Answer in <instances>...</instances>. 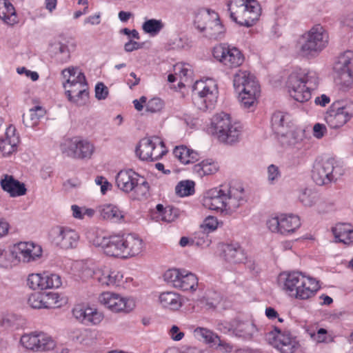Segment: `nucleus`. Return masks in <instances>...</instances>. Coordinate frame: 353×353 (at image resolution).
<instances>
[{
    "instance_id": "nucleus-10",
    "label": "nucleus",
    "mask_w": 353,
    "mask_h": 353,
    "mask_svg": "<svg viewBox=\"0 0 353 353\" xmlns=\"http://www.w3.org/2000/svg\"><path fill=\"white\" fill-rule=\"evenodd\" d=\"M353 117V102L334 101L327 111L325 120L332 129L343 126Z\"/></svg>"
},
{
    "instance_id": "nucleus-27",
    "label": "nucleus",
    "mask_w": 353,
    "mask_h": 353,
    "mask_svg": "<svg viewBox=\"0 0 353 353\" xmlns=\"http://www.w3.org/2000/svg\"><path fill=\"white\" fill-rule=\"evenodd\" d=\"M92 279L101 286H118L122 282L123 274L115 270H97L93 272Z\"/></svg>"
},
{
    "instance_id": "nucleus-32",
    "label": "nucleus",
    "mask_w": 353,
    "mask_h": 353,
    "mask_svg": "<svg viewBox=\"0 0 353 353\" xmlns=\"http://www.w3.org/2000/svg\"><path fill=\"white\" fill-rule=\"evenodd\" d=\"M271 125L273 131L281 137L287 136L288 130L292 128L289 116L280 111L275 112L272 114Z\"/></svg>"
},
{
    "instance_id": "nucleus-52",
    "label": "nucleus",
    "mask_w": 353,
    "mask_h": 353,
    "mask_svg": "<svg viewBox=\"0 0 353 353\" xmlns=\"http://www.w3.org/2000/svg\"><path fill=\"white\" fill-rule=\"evenodd\" d=\"M179 210L178 208L168 205L165 208L161 219L165 222L170 223L174 221L179 216Z\"/></svg>"
},
{
    "instance_id": "nucleus-4",
    "label": "nucleus",
    "mask_w": 353,
    "mask_h": 353,
    "mask_svg": "<svg viewBox=\"0 0 353 353\" xmlns=\"http://www.w3.org/2000/svg\"><path fill=\"white\" fill-rule=\"evenodd\" d=\"M319 288L315 279L301 272H292L286 274L283 289L291 296L305 300L313 296Z\"/></svg>"
},
{
    "instance_id": "nucleus-39",
    "label": "nucleus",
    "mask_w": 353,
    "mask_h": 353,
    "mask_svg": "<svg viewBox=\"0 0 353 353\" xmlns=\"http://www.w3.org/2000/svg\"><path fill=\"white\" fill-rule=\"evenodd\" d=\"M235 327L234 328V334L239 337L245 339H251L254 332L256 331L255 325L251 322H241L235 320Z\"/></svg>"
},
{
    "instance_id": "nucleus-63",
    "label": "nucleus",
    "mask_w": 353,
    "mask_h": 353,
    "mask_svg": "<svg viewBox=\"0 0 353 353\" xmlns=\"http://www.w3.org/2000/svg\"><path fill=\"white\" fill-rule=\"evenodd\" d=\"M18 74H25L26 77H30L33 81L38 80L39 76L37 72L30 71L25 67L18 68L17 69Z\"/></svg>"
},
{
    "instance_id": "nucleus-17",
    "label": "nucleus",
    "mask_w": 353,
    "mask_h": 353,
    "mask_svg": "<svg viewBox=\"0 0 353 353\" xmlns=\"http://www.w3.org/2000/svg\"><path fill=\"white\" fill-rule=\"evenodd\" d=\"M20 342L24 347L34 352L49 351L55 347L52 338L44 332H34L23 334Z\"/></svg>"
},
{
    "instance_id": "nucleus-33",
    "label": "nucleus",
    "mask_w": 353,
    "mask_h": 353,
    "mask_svg": "<svg viewBox=\"0 0 353 353\" xmlns=\"http://www.w3.org/2000/svg\"><path fill=\"white\" fill-rule=\"evenodd\" d=\"M0 183L2 189L9 193L10 196H22L26 193L25 185L11 175L5 174Z\"/></svg>"
},
{
    "instance_id": "nucleus-34",
    "label": "nucleus",
    "mask_w": 353,
    "mask_h": 353,
    "mask_svg": "<svg viewBox=\"0 0 353 353\" xmlns=\"http://www.w3.org/2000/svg\"><path fill=\"white\" fill-rule=\"evenodd\" d=\"M173 154L183 164L193 163L200 159L198 152L183 145L176 146L173 150Z\"/></svg>"
},
{
    "instance_id": "nucleus-6",
    "label": "nucleus",
    "mask_w": 353,
    "mask_h": 353,
    "mask_svg": "<svg viewBox=\"0 0 353 353\" xmlns=\"http://www.w3.org/2000/svg\"><path fill=\"white\" fill-rule=\"evenodd\" d=\"M212 127L218 140L228 145L239 142L242 133L240 123L232 121L230 114L221 112L214 116Z\"/></svg>"
},
{
    "instance_id": "nucleus-54",
    "label": "nucleus",
    "mask_w": 353,
    "mask_h": 353,
    "mask_svg": "<svg viewBox=\"0 0 353 353\" xmlns=\"http://www.w3.org/2000/svg\"><path fill=\"white\" fill-rule=\"evenodd\" d=\"M163 101L159 98L150 99L146 105V110L150 112H157L163 108Z\"/></svg>"
},
{
    "instance_id": "nucleus-15",
    "label": "nucleus",
    "mask_w": 353,
    "mask_h": 353,
    "mask_svg": "<svg viewBox=\"0 0 353 353\" xmlns=\"http://www.w3.org/2000/svg\"><path fill=\"white\" fill-rule=\"evenodd\" d=\"M212 54L214 59L228 68H236L244 61L241 52L235 47L227 43H221L213 48Z\"/></svg>"
},
{
    "instance_id": "nucleus-62",
    "label": "nucleus",
    "mask_w": 353,
    "mask_h": 353,
    "mask_svg": "<svg viewBox=\"0 0 353 353\" xmlns=\"http://www.w3.org/2000/svg\"><path fill=\"white\" fill-rule=\"evenodd\" d=\"M101 14L100 12L95 13L93 15H90L83 20V24L87 25L90 24L92 26H97L101 23Z\"/></svg>"
},
{
    "instance_id": "nucleus-3",
    "label": "nucleus",
    "mask_w": 353,
    "mask_h": 353,
    "mask_svg": "<svg viewBox=\"0 0 353 353\" xmlns=\"http://www.w3.org/2000/svg\"><path fill=\"white\" fill-rule=\"evenodd\" d=\"M328 36L323 26L316 25L302 35L295 44V52L299 57L312 58L326 46Z\"/></svg>"
},
{
    "instance_id": "nucleus-35",
    "label": "nucleus",
    "mask_w": 353,
    "mask_h": 353,
    "mask_svg": "<svg viewBox=\"0 0 353 353\" xmlns=\"http://www.w3.org/2000/svg\"><path fill=\"white\" fill-rule=\"evenodd\" d=\"M336 241L349 245L353 242V228L350 224L339 223L332 228Z\"/></svg>"
},
{
    "instance_id": "nucleus-47",
    "label": "nucleus",
    "mask_w": 353,
    "mask_h": 353,
    "mask_svg": "<svg viewBox=\"0 0 353 353\" xmlns=\"http://www.w3.org/2000/svg\"><path fill=\"white\" fill-rule=\"evenodd\" d=\"M175 191L180 196L191 195L194 192V183L192 181H181L176 185Z\"/></svg>"
},
{
    "instance_id": "nucleus-61",
    "label": "nucleus",
    "mask_w": 353,
    "mask_h": 353,
    "mask_svg": "<svg viewBox=\"0 0 353 353\" xmlns=\"http://www.w3.org/2000/svg\"><path fill=\"white\" fill-rule=\"evenodd\" d=\"M235 320L231 323L228 322H219L217 324V328L219 330L223 333H228L232 330L234 332V328L235 327Z\"/></svg>"
},
{
    "instance_id": "nucleus-64",
    "label": "nucleus",
    "mask_w": 353,
    "mask_h": 353,
    "mask_svg": "<svg viewBox=\"0 0 353 353\" xmlns=\"http://www.w3.org/2000/svg\"><path fill=\"white\" fill-rule=\"evenodd\" d=\"M169 334L171 339L174 341H180L184 336V333L179 330V328L176 325H173L170 330Z\"/></svg>"
},
{
    "instance_id": "nucleus-42",
    "label": "nucleus",
    "mask_w": 353,
    "mask_h": 353,
    "mask_svg": "<svg viewBox=\"0 0 353 353\" xmlns=\"http://www.w3.org/2000/svg\"><path fill=\"white\" fill-rule=\"evenodd\" d=\"M80 74H83L78 68L69 67L62 70L61 75L65 80L63 83L64 89L68 88V85L77 86L80 84L79 81V76Z\"/></svg>"
},
{
    "instance_id": "nucleus-24",
    "label": "nucleus",
    "mask_w": 353,
    "mask_h": 353,
    "mask_svg": "<svg viewBox=\"0 0 353 353\" xmlns=\"http://www.w3.org/2000/svg\"><path fill=\"white\" fill-rule=\"evenodd\" d=\"M239 94V99L244 108H250L256 103V99L260 95L261 90L258 81L251 79L246 85L236 91Z\"/></svg>"
},
{
    "instance_id": "nucleus-29",
    "label": "nucleus",
    "mask_w": 353,
    "mask_h": 353,
    "mask_svg": "<svg viewBox=\"0 0 353 353\" xmlns=\"http://www.w3.org/2000/svg\"><path fill=\"white\" fill-rule=\"evenodd\" d=\"M16 129L10 125L6 132V137L0 138V151L3 156H9L16 152L19 137L15 134Z\"/></svg>"
},
{
    "instance_id": "nucleus-13",
    "label": "nucleus",
    "mask_w": 353,
    "mask_h": 353,
    "mask_svg": "<svg viewBox=\"0 0 353 353\" xmlns=\"http://www.w3.org/2000/svg\"><path fill=\"white\" fill-rule=\"evenodd\" d=\"M164 279L175 288L183 291L194 292L198 287V278L191 272L178 269L168 270L164 274Z\"/></svg>"
},
{
    "instance_id": "nucleus-56",
    "label": "nucleus",
    "mask_w": 353,
    "mask_h": 353,
    "mask_svg": "<svg viewBox=\"0 0 353 353\" xmlns=\"http://www.w3.org/2000/svg\"><path fill=\"white\" fill-rule=\"evenodd\" d=\"M108 95V89L103 83H98L95 86V97L98 100H104Z\"/></svg>"
},
{
    "instance_id": "nucleus-30",
    "label": "nucleus",
    "mask_w": 353,
    "mask_h": 353,
    "mask_svg": "<svg viewBox=\"0 0 353 353\" xmlns=\"http://www.w3.org/2000/svg\"><path fill=\"white\" fill-rule=\"evenodd\" d=\"M124 259L134 257L143 250V240L134 234H124Z\"/></svg>"
},
{
    "instance_id": "nucleus-7",
    "label": "nucleus",
    "mask_w": 353,
    "mask_h": 353,
    "mask_svg": "<svg viewBox=\"0 0 353 353\" xmlns=\"http://www.w3.org/2000/svg\"><path fill=\"white\" fill-rule=\"evenodd\" d=\"M117 187L125 193H132L134 199H146L150 185L147 180L132 170H123L116 176Z\"/></svg>"
},
{
    "instance_id": "nucleus-11",
    "label": "nucleus",
    "mask_w": 353,
    "mask_h": 353,
    "mask_svg": "<svg viewBox=\"0 0 353 353\" xmlns=\"http://www.w3.org/2000/svg\"><path fill=\"white\" fill-rule=\"evenodd\" d=\"M61 150L66 156L74 159H90L94 151V145L86 139L73 137L61 144Z\"/></svg>"
},
{
    "instance_id": "nucleus-37",
    "label": "nucleus",
    "mask_w": 353,
    "mask_h": 353,
    "mask_svg": "<svg viewBox=\"0 0 353 353\" xmlns=\"http://www.w3.org/2000/svg\"><path fill=\"white\" fill-rule=\"evenodd\" d=\"M98 211L103 219L118 222L123 219V212L117 206L112 204L100 205L98 208Z\"/></svg>"
},
{
    "instance_id": "nucleus-36",
    "label": "nucleus",
    "mask_w": 353,
    "mask_h": 353,
    "mask_svg": "<svg viewBox=\"0 0 353 353\" xmlns=\"http://www.w3.org/2000/svg\"><path fill=\"white\" fill-rule=\"evenodd\" d=\"M159 299L163 307L171 310H177L182 306L181 296L174 292H162Z\"/></svg>"
},
{
    "instance_id": "nucleus-14",
    "label": "nucleus",
    "mask_w": 353,
    "mask_h": 353,
    "mask_svg": "<svg viewBox=\"0 0 353 353\" xmlns=\"http://www.w3.org/2000/svg\"><path fill=\"white\" fill-rule=\"evenodd\" d=\"M49 236L54 246L63 250L75 248L79 241L78 232L69 227L55 226L51 229Z\"/></svg>"
},
{
    "instance_id": "nucleus-48",
    "label": "nucleus",
    "mask_w": 353,
    "mask_h": 353,
    "mask_svg": "<svg viewBox=\"0 0 353 353\" xmlns=\"http://www.w3.org/2000/svg\"><path fill=\"white\" fill-rule=\"evenodd\" d=\"M45 110L41 106H35L30 110V117L32 121L31 123L27 122L25 119V114L22 116L23 123L26 126H32L37 123V121L45 114Z\"/></svg>"
},
{
    "instance_id": "nucleus-2",
    "label": "nucleus",
    "mask_w": 353,
    "mask_h": 353,
    "mask_svg": "<svg viewBox=\"0 0 353 353\" xmlns=\"http://www.w3.org/2000/svg\"><path fill=\"white\" fill-rule=\"evenodd\" d=\"M318 84L319 77L316 72L301 68L293 71L287 81L290 97L300 103L311 98V91L316 89Z\"/></svg>"
},
{
    "instance_id": "nucleus-51",
    "label": "nucleus",
    "mask_w": 353,
    "mask_h": 353,
    "mask_svg": "<svg viewBox=\"0 0 353 353\" xmlns=\"http://www.w3.org/2000/svg\"><path fill=\"white\" fill-rule=\"evenodd\" d=\"M28 304L34 309L45 308L43 293H32L28 299Z\"/></svg>"
},
{
    "instance_id": "nucleus-20",
    "label": "nucleus",
    "mask_w": 353,
    "mask_h": 353,
    "mask_svg": "<svg viewBox=\"0 0 353 353\" xmlns=\"http://www.w3.org/2000/svg\"><path fill=\"white\" fill-rule=\"evenodd\" d=\"M61 284V279L59 274L49 272L31 274L27 279L28 286L34 290L58 288Z\"/></svg>"
},
{
    "instance_id": "nucleus-50",
    "label": "nucleus",
    "mask_w": 353,
    "mask_h": 353,
    "mask_svg": "<svg viewBox=\"0 0 353 353\" xmlns=\"http://www.w3.org/2000/svg\"><path fill=\"white\" fill-rule=\"evenodd\" d=\"M195 332L205 339L207 343L216 345L217 341H219V336L212 332L211 330L203 327H198Z\"/></svg>"
},
{
    "instance_id": "nucleus-43",
    "label": "nucleus",
    "mask_w": 353,
    "mask_h": 353,
    "mask_svg": "<svg viewBox=\"0 0 353 353\" xmlns=\"http://www.w3.org/2000/svg\"><path fill=\"white\" fill-rule=\"evenodd\" d=\"M165 23L161 19H145L142 24L143 31L152 37L157 36L164 28Z\"/></svg>"
},
{
    "instance_id": "nucleus-16",
    "label": "nucleus",
    "mask_w": 353,
    "mask_h": 353,
    "mask_svg": "<svg viewBox=\"0 0 353 353\" xmlns=\"http://www.w3.org/2000/svg\"><path fill=\"white\" fill-rule=\"evenodd\" d=\"M267 340L281 353H293L299 346L296 338L290 332L281 331L276 327L268 334Z\"/></svg>"
},
{
    "instance_id": "nucleus-1",
    "label": "nucleus",
    "mask_w": 353,
    "mask_h": 353,
    "mask_svg": "<svg viewBox=\"0 0 353 353\" xmlns=\"http://www.w3.org/2000/svg\"><path fill=\"white\" fill-rule=\"evenodd\" d=\"M246 202L244 189L241 185H221L206 192L203 205L211 210L234 212Z\"/></svg>"
},
{
    "instance_id": "nucleus-18",
    "label": "nucleus",
    "mask_w": 353,
    "mask_h": 353,
    "mask_svg": "<svg viewBox=\"0 0 353 353\" xmlns=\"http://www.w3.org/2000/svg\"><path fill=\"white\" fill-rule=\"evenodd\" d=\"M267 226L272 232L288 235L293 233L301 226V221L298 216L281 214L269 219Z\"/></svg>"
},
{
    "instance_id": "nucleus-12",
    "label": "nucleus",
    "mask_w": 353,
    "mask_h": 353,
    "mask_svg": "<svg viewBox=\"0 0 353 353\" xmlns=\"http://www.w3.org/2000/svg\"><path fill=\"white\" fill-rule=\"evenodd\" d=\"M218 97V91L215 85H207L203 82H196L192 100L194 105L201 111L214 108Z\"/></svg>"
},
{
    "instance_id": "nucleus-40",
    "label": "nucleus",
    "mask_w": 353,
    "mask_h": 353,
    "mask_svg": "<svg viewBox=\"0 0 353 353\" xmlns=\"http://www.w3.org/2000/svg\"><path fill=\"white\" fill-rule=\"evenodd\" d=\"M175 74L179 77V87H184L186 83H192L193 71L188 63H177L174 66Z\"/></svg>"
},
{
    "instance_id": "nucleus-57",
    "label": "nucleus",
    "mask_w": 353,
    "mask_h": 353,
    "mask_svg": "<svg viewBox=\"0 0 353 353\" xmlns=\"http://www.w3.org/2000/svg\"><path fill=\"white\" fill-rule=\"evenodd\" d=\"M299 199L304 205L310 207L314 205L316 202V195L307 193V191L302 193L299 196Z\"/></svg>"
},
{
    "instance_id": "nucleus-38",
    "label": "nucleus",
    "mask_w": 353,
    "mask_h": 353,
    "mask_svg": "<svg viewBox=\"0 0 353 353\" xmlns=\"http://www.w3.org/2000/svg\"><path fill=\"white\" fill-rule=\"evenodd\" d=\"M0 18L9 25L18 22L15 8L9 0H0Z\"/></svg>"
},
{
    "instance_id": "nucleus-5",
    "label": "nucleus",
    "mask_w": 353,
    "mask_h": 353,
    "mask_svg": "<svg viewBox=\"0 0 353 353\" xmlns=\"http://www.w3.org/2000/svg\"><path fill=\"white\" fill-rule=\"evenodd\" d=\"M227 6L231 19L245 27L252 26L261 13V6L256 0H228Z\"/></svg>"
},
{
    "instance_id": "nucleus-9",
    "label": "nucleus",
    "mask_w": 353,
    "mask_h": 353,
    "mask_svg": "<svg viewBox=\"0 0 353 353\" xmlns=\"http://www.w3.org/2000/svg\"><path fill=\"white\" fill-rule=\"evenodd\" d=\"M343 174L342 166L334 158H329L315 162L312 177L316 185H324L337 180Z\"/></svg>"
},
{
    "instance_id": "nucleus-60",
    "label": "nucleus",
    "mask_w": 353,
    "mask_h": 353,
    "mask_svg": "<svg viewBox=\"0 0 353 353\" xmlns=\"http://www.w3.org/2000/svg\"><path fill=\"white\" fill-rule=\"evenodd\" d=\"M327 132L325 125L316 123L313 127V135L317 139H321Z\"/></svg>"
},
{
    "instance_id": "nucleus-8",
    "label": "nucleus",
    "mask_w": 353,
    "mask_h": 353,
    "mask_svg": "<svg viewBox=\"0 0 353 353\" xmlns=\"http://www.w3.org/2000/svg\"><path fill=\"white\" fill-rule=\"evenodd\" d=\"M195 28L210 39H221L225 33V28L221 23L217 12L210 9L199 11L194 18Z\"/></svg>"
},
{
    "instance_id": "nucleus-19",
    "label": "nucleus",
    "mask_w": 353,
    "mask_h": 353,
    "mask_svg": "<svg viewBox=\"0 0 353 353\" xmlns=\"http://www.w3.org/2000/svg\"><path fill=\"white\" fill-rule=\"evenodd\" d=\"M93 244L101 247L108 256L124 259V234L108 237L98 236L93 240Z\"/></svg>"
},
{
    "instance_id": "nucleus-31",
    "label": "nucleus",
    "mask_w": 353,
    "mask_h": 353,
    "mask_svg": "<svg viewBox=\"0 0 353 353\" xmlns=\"http://www.w3.org/2000/svg\"><path fill=\"white\" fill-rule=\"evenodd\" d=\"M19 258L23 262L29 263L35 261L41 256V246L33 243L21 242L18 244Z\"/></svg>"
},
{
    "instance_id": "nucleus-22",
    "label": "nucleus",
    "mask_w": 353,
    "mask_h": 353,
    "mask_svg": "<svg viewBox=\"0 0 353 353\" xmlns=\"http://www.w3.org/2000/svg\"><path fill=\"white\" fill-rule=\"evenodd\" d=\"M334 70L347 85L353 82V51L347 50L341 54L335 62Z\"/></svg>"
},
{
    "instance_id": "nucleus-41",
    "label": "nucleus",
    "mask_w": 353,
    "mask_h": 353,
    "mask_svg": "<svg viewBox=\"0 0 353 353\" xmlns=\"http://www.w3.org/2000/svg\"><path fill=\"white\" fill-rule=\"evenodd\" d=\"M192 170L199 176L214 174L218 170L217 164L212 159H205L193 166Z\"/></svg>"
},
{
    "instance_id": "nucleus-55",
    "label": "nucleus",
    "mask_w": 353,
    "mask_h": 353,
    "mask_svg": "<svg viewBox=\"0 0 353 353\" xmlns=\"http://www.w3.org/2000/svg\"><path fill=\"white\" fill-rule=\"evenodd\" d=\"M53 51L56 54H60L63 56L62 59L66 61L70 57V52L68 47L62 43H56L52 46Z\"/></svg>"
},
{
    "instance_id": "nucleus-21",
    "label": "nucleus",
    "mask_w": 353,
    "mask_h": 353,
    "mask_svg": "<svg viewBox=\"0 0 353 353\" xmlns=\"http://www.w3.org/2000/svg\"><path fill=\"white\" fill-rule=\"evenodd\" d=\"M99 302L110 310L114 312H123L125 313L132 311L134 307L132 300L128 299L118 294L103 292L99 297Z\"/></svg>"
},
{
    "instance_id": "nucleus-26",
    "label": "nucleus",
    "mask_w": 353,
    "mask_h": 353,
    "mask_svg": "<svg viewBox=\"0 0 353 353\" xmlns=\"http://www.w3.org/2000/svg\"><path fill=\"white\" fill-rule=\"evenodd\" d=\"M163 145V142L159 137H154L152 139L144 138L141 140L138 147L136 148V154L141 160L157 161L158 160L159 154H152V150L154 149L155 145Z\"/></svg>"
},
{
    "instance_id": "nucleus-53",
    "label": "nucleus",
    "mask_w": 353,
    "mask_h": 353,
    "mask_svg": "<svg viewBox=\"0 0 353 353\" xmlns=\"http://www.w3.org/2000/svg\"><path fill=\"white\" fill-rule=\"evenodd\" d=\"M268 181L271 185L274 184L281 177V174L279 168L274 164L268 167Z\"/></svg>"
},
{
    "instance_id": "nucleus-25",
    "label": "nucleus",
    "mask_w": 353,
    "mask_h": 353,
    "mask_svg": "<svg viewBox=\"0 0 353 353\" xmlns=\"http://www.w3.org/2000/svg\"><path fill=\"white\" fill-rule=\"evenodd\" d=\"M73 316L79 322L86 325H97L103 319L101 313L97 309L89 307H84L81 305H77L72 309Z\"/></svg>"
},
{
    "instance_id": "nucleus-28",
    "label": "nucleus",
    "mask_w": 353,
    "mask_h": 353,
    "mask_svg": "<svg viewBox=\"0 0 353 353\" xmlns=\"http://www.w3.org/2000/svg\"><path fill=\"white\" fill-rule=\"evenodd\" d=\"M222 254L224 260L230 263H243L246 260L245 251L238 243L223 245Z\"/></svg>"
},
{
    "instance_id": "nucleus-46",
    "label": "nucleus",
    "mask_w": 353,
    "mask_h": 353,
    "mask_svg": "<svg viewBox=\"0 0 353 353\" xmlns=\"http://www.w3.org/2000/svg\"><path fill=\"white\" fill-rule=\"evenodd\" d=\"M45 309L57 308L61 306L62 299L58 293H43Z\"/></svg>"
},
{
    "instance_id": "nucleus-49",
    "label": "nucleus",
    "mask_w": 353,
    "mask_h": 353,
    "mask_svg": "<svg viewBox=\"0 0 353 353\" xmlns=\"http://www.w3.org/2000/svg\"><path fill=\"white\" fill-rule=\"evenodd\" d=\"M211 240L208 234L203 231L195 232L194 236L191 238V245H195L199 247H208L210 245Z\"/></svg>"
},
{
    "instance_id": "nucleus-45",
    "label": "nucleus",
    "mask_w": 353,
    "mask_h": 353,
    "mask_svg": "<svg viewBox=\"0 0 353 353\" xmlns=\"http://www.w3.org/2000/svg\"><path fill=\"white\" fill-rule=\"evenodd\" d=\"M254 79L256 77L249 71L239 70L233 77V85L235 91L241 89L244 85H246L251 79L254 80Z\"/></svg>"
},
{
    "instance_id": "nucleus-23",
    "label": "nucleus",
    "mask_w": 353,
    "mask_h": 353,
    "mask_svg": "<svg viewBox=\"0 0 353 353\" xmlns=\"http://www.w3.org/2000/svg\"><path fill=\"white\" fill-rule=\"evenodd\" d=\"M79 81L80 84H78L77 86L68 85V88L65 89V93L70 102L78 106H81L86 103L89 97V92L84 74H79Z\"/></svg>"
},
{
    "instance_id": "nucleus-59",
    "label": "nucleus",
    "mask_w": 353,
    "mask_h": 353,
    "mask_svg": "<svg viewBox=\"0 0 353 353\" xmlns=\"http://www.w3.org/2000/svg\"><path fill=\"white\" fill-rule=\"evenodd\" d=\"M11 254L0 249V268H7L11 265Z\"/></svg>"
},
{
    "instance_id": "nucleus-44",
    "label": "nucleus",
    "mask_w": 353,
    "mask_h": 353,
    "mask_svg": "<svg viewBox=\"0 0 353 353\" xmlns=\"http://www.w3.org/2000/svg\"><path fill=\"white\" fill-rule=\"evenodd\" d=\"M305 137L304 130L301 129L288 130V134L285 137H281V143L290 146H296L300 145Z\"/></svg>"
},
{
    "instance_id": "nucleus-58",
    "label": "nucleus",
    "mask_w": 353,
    "mask_h": 353,
    "mask_svg": "<svg viewBox=\"0 0 353 353\" xmlns=\"http://www.w3.org/2000/svg\"><path fill=\"white\" fill-rule=\"evenodd\" d=\"M327 332L324 328H320L315 332H310L311 338L317 343L327 342Z\"/></svg>"
}]
</instances>
